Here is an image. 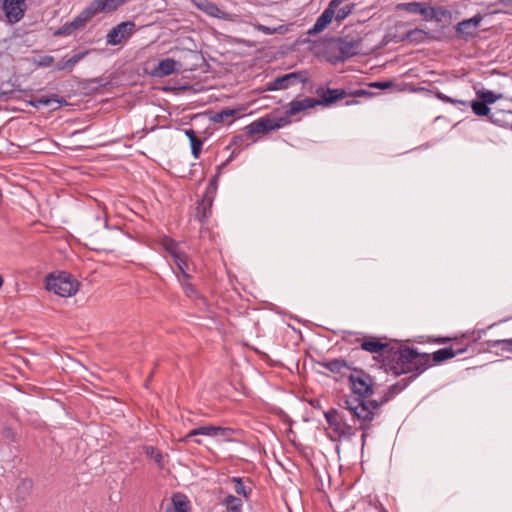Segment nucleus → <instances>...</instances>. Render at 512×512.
I'll return each mask as SVG.
<instances>
[{
    "label": "nucleus",
    "instance_id": "1",
    "mask_svg": "<svg viewBox=\"0 0 512 512\" xmlns=\"http://www.w3.org/2000/svg\"><path fill=\"white\" fill-rule=\"evenodd\" d=\"M382 366L394 376L412 373L410 376L416 379L431 367L430 354L395 343L388 351V360H382Z\"/></svg>",
    "mask_w": 512,
    "mask_h": 512
},
{
    "label": "nucleus",
    "instance_id": "2",
    "mask_svg": "<svg viewBox=\"0 0 512 512\" xmlns=\"http://www.w3.org/2000/svg\"><path fill=\"white\" fill-rule=\"evenodd\" d=\"M383 405L384 403H380V399H362L354 395H347L342 400L341 407L351 414L353 421L359 422V430H370L372 421L379 415V410Z\"/></svg>",
    "mask_w": 512,
    "mask_h": 512
},
{
    "label": "nucleus",
    "instance_id": "3",
    "mask_svg": "<svg viewBox=\"0 0 512 512\" xmlns=\"http://www.w3.org/2000/svg\"><path fill=\"white\" fill-rule=\"evenodd\" d=\"M331 50L335 51L330 58L332 63L344 62L353 56L362 54V38L358 34L337 37L332 40Z\"/></svg>",
    "mask_w": 512,
    "mask_h": 512
},
{
    "label": "nucleus",
    "instance_id": "4",
    "mask_svg": "<svg viewBox=\"0 0 512 512\" xmlns=\"http://www.w3.org/2000/svg\"><path fill=\"white\" fill-rule=\"evenodd\" d=\"M46 289L53 291L61 297H70L79 290V282L71 274L60 272L58 275L50 274L46 277Z\"/></svg>",
    "mask_w": 512,
    "mask_h": 512
},
{
    "label": "nucleus",
    "instance_id": "5",
    "mask_svg": "<svg viewBox=\"0 0 512 512\" xmlns=\"http://www.w3.org/2000/svg\"><path fill=\"white\" fill-rule=\"evenodd\" d=\"M324 417L329 428L332 430V433L329 434L331 440L350 439L356 434L357 429L349 425L345 417L337 409H330L324 412Z\"/></svg>",
    "mask_w": 512,
    "mask_h": 512
},
{
    "label": "nucleus",
    "instance_id": "6",
    "mask_svg": "<svg viewBox=\"0 0 512 512\" xmlns=\"http://www.w3.org/2000/svg\"><path fill=\"white\" fill-rule=\"evenodd\" d=\"M352 394L359 398H368L373 394V379L363 370H355V373L348 377Z\"/></svg>",
    "mask_w": 512,
    "mask_h": 512
},
{
    "label": "nucleus",
    "instance_id": "7",
    "mask_svg": "<svg viewBox=\"0 0 512 512\" xmlns=\"http://www.w3.org/2000/svg\"><path fill=\"white\" fill-rule=\"evenodd\" d=\"M289 123L286 117L273 118L269 115L253 121L245 127L246 136L254 134H266L272 130L279 129Z\"/></svg>",
    "mask_w": 512,
    "mask_h": 512
},
{
    "label": "nucleus",
    "instance_id": "8",
    "mask_svg": "<svg viewBox=\"0 0 512 512\" xmlns=\"http://www.w3.org/2000/svg\"><path fill=\"white\" fill-rule=\"evenodd\" d=\"M355 342L359 343L362 350L371 354H378L383 360H388V351L392 348L391 344L383 342L380 338L372 335L356 338Z\"/></svg>",
    "mask_w": 512,
    "mask_h": 512
},
{
    "label": "nucleus",
    "instance_id": "9",
    "mask_svg": "<svg viewBox=\"0 0 512 512\" xmlns=\"http://www.w3.org/2000/svg\"><path fill=\"white\" fill-rule=\"evenodd\" d=\"M306 81V71L291 72L275 78L272 82L268 83L267 89L269 91L284 90L299 82L305 83Z\"/></svg>",
    "mask_w": 512,
    "mask_h": 512
},
{
    "label": "nucleus",
    "instance_id": "10",
    "mask_svg": "<svg viewBox=\"0 0 512 512\" xmlns=\"http://www.w3.org/2000/svg\"><path fill=\"white\" fill-rule=\"evenodd\" d=\"M318 98H316L317 106L329 107L337 101L348 97V92L345 89L337 88H324L318 87L315 91Z\"/></svg>",
    "mask_w": 512,
    "mask_h": 512
},
{
    "label": "nucleus",
    "instance_id": "11",
    "mask_svg": "<svg viewBox=\"0 0 512 512\" xmlns=\"http://www.w3.org/2000/svg\"><path fill=\"white\" fill-rule=\"evenodd\" d=\"M135 23L133 21L121 22L113 27L106 36V41L110 45H119L128 39L134 32Z\"/></svg>",
    "mask_w": 512,
    "mask_h": 512
},
{
    "label": "nucleus",
    "instance_id": "12",
    "mask_svg": "<svg viewBox=\"0 0 512 512\" xmlns=\"http://www.w3.org/2000/svg\"><path fill=\"white\" fill-rule=\"evenodd\" d=\"M2 9L10 23H16L22 19L26 9L25 0H5Z\"/></svg>",
    "mask_w": 512,
    "mask_h": 512
},
{
    "label": "nucleus",
    "instance_id": "13",
    "mask_svg": "<svg viewBox=\"0 0 512 512\" xmlns=\"http://www.w3.org/2000/svg\"><path fill=\"white\" fill-rule=\"evenodd\" d=\"M30 104L35 108L41 106L52 107L53 110L60 108L62 105L67 104L64 98H59L56 94L50 96H34Z\"/></svg>",
    "mask_w": 512,
    "mask_h": 512
},
{
    "label": "nucleus",
    "instance_id": "14",
    "mask_svg": "<svg viewBox=\"0 0 512 512\" xmlns=\"http://www.w3.org/2000/svg\"><path fill=\"white\" fill-rule=\"evenodd\" d=\"M315 106H317L316 98L306 97L301 100H292L287 106L286 118Z\"/></svg>",
    "mask_w": 512,
    "mask_h": 512
},
{
    "label": "nucleus",
    "instance_id": "15",
    "mask_svg": "<svg viewBox=\"0 0 512 512\" xmlns=\"http://www.w3.org/2000/svg\"><path fill=\"white\" fill-rule=\"evenodd\" d=\"M466 351H467V347L454 348V346H450V347L442 348V349L435 351L434 353H432L430 355V359L432 358V360L435 363H442V362L449 360L457 355L463 354Z\"/></svg>",
    "mask_w": 512,
    "mask_h": 512
},
{
    "label": "nucleus",
    "instance_id": "16",
    "mask_svg": "<svg viewBox=\"0 0 512 512\" xmlns=\"http://www.w3.org/2000/svg\"><path fill=\"white\" fill-rule=\"evenodd\" d=\"M213 202V196L204 195L202 200L196 207L195 218L201 223L205 224L211 214V207Z\"/></svg>",
    "mask_w": 512,
    "mask_h": 512
},
{
    "label": "nucleus",
    "instance_id": "17",
    "mask_svg": "<svg viewBox=\"0 0 512 512\" xmlns=\"http://www.w3.org/2000/svg\"><path fill=\"white\" fill-rule=\"evenodd\" d=\"M176 65L180 66V63L172 58L163 59L158 63L157 67L154 68L152 75L156 77H165L171 75L172 73L178 71Z\"/></svg>",
    "mask_w": 512,
    "mask_h": 512
},
{
    "label": "nucleus",
    "instance_id": "18",
    "mask_svg": "<svg viewBox=\"0 0 512 512\" xmlns=\"http://www.w3.org/2000/svg\"><path fill=\"white\" fill-rule=\"evenodd\" d=\"M334 11L331 9H325L322 14L316 19L313 27L308 30L307 34L312 36L322 32L332 21Z\"/></svg>",
    "mask_w": 512,
    "mask_h": 512
},
{
    "label": "nucleus",
    "instance_id": "19",
    "mask_svg": "<svg viewBox=\"0 0 512 512\" xmlns=\"http://www.w3.org/2000/svg\"><path fill=\"white\" fill-rule=\"evenodd\" d=\"M96 12L94 11L91 3L83 9L79 15H77L71 22L70 26H74V28L81 29L86 26V24L96 16Z\"/></svg>",
    "mask_w": 512,
    "mask_h": 512
},
{
    "label": "nucleus",
    "instance_id": "20",
    "mask_svg": "<svg viewBox=\"0 0 512 512\" xmlns=\"http://www.w3.org/2000/svg\"><path fill=\"white\" fill-rule=\"evenodd\" d=\"M236 154H237V152L235 150H233L230 157L217 167V174L211 179V181L207 187L205 195L212 196L216 192L217 180H218L219 174L221 173L222 169H224L232 161V159L236 156Z\"/></svg>",
    "mask_w": 512,
    "mask_h": 512
},
{
    "label": "nucleus",
    "instance_id": "21",
    "mask_svg": "<svg viewBox=\"0 0 512 512\" xmlns=\"http://www.w3.org/2000/svg\"><path fill=\"white\" fill-rule=\"evenodd\" d=\"M242 109H231L225 108L215 113L211 118L216 123H231L235 115H237Z\"/></svg>",
    "mask_w": 512,
    "mask_h": 512
},
{
    "label": "nucleus",
    "instance_id": "22",
    "mask_svg": "<svg viewBox=\"0 0 512 512\" xmlns=\"http://www.w3.org/2000/svg\"><path fill=\"white\" fill-rule=\"evenodd\" d=\"M322 367L326 368L332 373H341L343 369H350V366L344 359H333L319 363Z\"/></svg>",
    "mask_w": 512,
    "mask_h": 512
},
{
    "label": "nucleus",
    "instance_id": "23",
    "mask_svg": "<svg viewBox=\"0 0 512 512\" xmlns=\"http://www.w3.org/2000/svg\"><path fill=\"white\" fill-rule=\"evenodd\" d=\"M210 436L213 437V425L208 426H200L193 430H191L188 434H186L184 437L179 439V442H188L191 438L195 436Z\"/></svg>",
    "mask_w": 512,
    "mask_h": 512
},
{
    "label": "nucleus",
    "instance_id": "24",
    "mask_svg": "<svg viewBox=\"0 0 512 512\" xmlns=\"http://www.w3.org/2000/svg\"><path fill=\"white\" fill-rule=\"evenodd\" d=\"M189 502L184 496L174 495L172 498V506L168 507L166 512H188Z\"/></svg>",
    "mask_w": 512,
    "mask_h": 512
},
{
    "label": "nucleus",
    "instance_id": "25",
    "mask_svg": "<svg viewBox=\"0 0 512 512\" xmlns=\"http://www.w3.org/2000/svg\"><path fill=\"white\" fill-rule=\"evenodd\" d=\"M455 29H456L457 36L461 37L463 39H466V40L475 35V32L472 30V26L470 25V23L467 19L459 22L456 25Z\"/></svg>",
    "mask_w": 512,
    "mask_h": 512
},
{
    "label": "nucleus",
    "instance_id": "26",
    "mask_svg": "<svg viewBox=\"0 0 512 512\" xmlns=\"http://www.w3.org/2000/svg\"><path fill=\"white\" fill-rule=\"evenodd\" d=\"M143 449L146 456L154 460V462L157 464L159 468L164 467L163 455L158 448L154 446H144Z\"/></svg>",
    "mask_w": 512,
    "mask_h": 512
},
{
    "label": "nucleus",
    "instance_id": "27",
    "mask_svg": "<svg viewBox=\"0 0 512 512\" xmlns=\"http://www.w3.org/2000/svg\"><path fill=\"white\" fill-rule=\"evenodd\" d=\"M177 268L181 272L184 281H188L191 276L187 273L188 270V262H187V256L184 253H181L180 255H174L173 258Z\"/></svg>",
    "mask_w": 512,
    "mask_h": 512
},
{
    "label": "nucleus",
    "instance_id": "28",
    "mask_svg": "<svg viewBox=\"0 0 512 512\" xmlns=\"http://www.w3.org/2000/svg\"><path fill=\"white\" fill-rule=\"evenodd\" d=\"M222 503L229 512H241L242 500L234 495L226 496Z\"/></svg>",
    "mask_w": 512,
    "mask_h": 512
},
{
    "label": "nucleus",
    "instance_id": "29",
    "mask_svg": "<svg viewBox=\"0 0 512 512\" xmlns=\"http://www.w3.org/2000/svg\"><path fill=\"white\" fill-rule=\"evenodd\" d=\"M427 33L422 29H412L408 31L405 36L402 38V41L409 40L410 42L422 43L424 42Z\"/></svg>",
    "mask_w": 512,
    "mask_h": 512
},
{
    "label": "nucleus",
    "instance_id": "30",
    "mask_svg": "<svg viewBox=\"0 0 512 512\" xmlns=\"http://www.w3.org/2000/svg\"><path fill=\"white\" fill-rule=\"evenodd\" d=\"M231 481L234 483V490L237 494L242 495L246 499H248L252 493V489L250 487H246L244 485L243 479L240 477H232Z\"/></svg>",
    "mask_w": 512,
    "mask_h": 512
},
{
    "label": "nucleus",
    "instance_id": "31",
    "mask_svg": "<svg viewBox=\"0 0 512 512\" xmlns=\"http://www.w3.org/2000/svg\"><path fill=\"white\" fill-rule=\"evenodd\" d=\"M478 99H481L487 105L495 103L498 99L502 98V94H496L490 90H478L476 92Z\"/></svg>",
    "mask_w": 512,
    "mask_h": 512
},
{
    "label": "nucleus",
    "instance_id": "32",
    "mask_svg": "<svg viewBox=\"0 0 512 512\" xmlns=\"http://www.w3.org/2000/svg\"><path fill=\"white\" fill-rule=\"evenodd\" d=\"M471 108L474 114L480 117L488 116L490 113L488 105L478 98L471 102Z\"/></svg>",
    "mask_w": 512,
    "mask_h": 512
},
{
    "label": "nucleus",
    "instance_id": "33",
    "mask_svg": "<svg viewBox=\"0 0 512 512\" xmlns=\"http://www.w3.org/2000/svg\"><path fill=\"white\" fill-rule=\"evenodd\" d=\"M485 343L489 348L501 347L502 351L512 352V339L487 340Z\"/></svg>",
    "mask_w": 512,
    "mask_h": 512
},
{
    "label": "nucleus",
    "instance_id": "34",
    "mask_svg": "<svg viewBox=\"0 0 512 512\" xmlns=\"http://www.w3.org/2000/svg\"><path fill=\"white\" fill-rule=\"evenodd\" d=\"M162 246L172 258H174V255H180L182 253L178 250V243L172 238L165 237L162 240Z\"/></svg>",
    "mask_w": 512,
    "mask_h": 512
},
{
    "label": "nucleus",
    "instance_id": "35",
    "mask_svg": "<svg viewBox=\"0 0 512 512\" xmlns=\"http://www.w3.org/2000/svg\"><path fill=\"white\" fill-rule=\"evenodd\" d=\"M415 380V376H409L407 378H403L401 380H399L398 382H396L395 384L391 385L390 387H388L394 394L395 396L400 393L401 391H403L406 387H408L410 385V383H412L413 381Z\"/></svg>",
    "mask_w": 512,
    "mask_h": 512
},
{
    "label": "nucleus",
    "instance_id": "36",
    "mask_svg": "<svg viewBox=\"0 0 512 512\" xmlns=\"http://www.w3.org/2000/svg\"><path fill=\"white\" fill-rule=\"evenodd\" d=\"M422 3L420 2H409L398 4L397 9L404 10L408 13L419 14L423 13Z\"/></svg>",
    "mask_w": 512,
    "mask_h": 512
},
{
    "label": "nucleus",
    "instance_id": "37",
    "mask_svg": "<svg viewBox=\"0 0 512 512\" xmlns=\"http://www.w3.org/2000/svg\"><path fill=\"white\" fill-rule=\"evenodd\" d=\"M190 145L192 155L195 159H198L202 151L203 141L199 137H196L190 141Z\"/></svg>",
    "mask_w": 512,
    "mask_h": 512
},
{
    "label": "nucleus",
    "instance_id": "38",
    "mask_svg": "<svg viewBox=\"0 0 512 512\" xmlns=\"http://www.w3.org/2000/svg\"><path fill=\"white\" fill-rule=\"evenodd\" d=\"M352 12V6L346 5L339 8L336 12L335 19L337 22H341L346 19Z\"/></svg>",
    "mask_w": 512,
    "mask_h": 512
},
{
    "label": "nucleus",
    "instance_id": "39",
    "mask_svg": "<svg viewBox=\"0 0 512 512\" xmlns=\"http://www.w3.org/2000/svg\"><path fill=\"white\" fill-rule=\"evenodd\" d=\"M202 11L213 17H218L220 13L219 7L211 1H208V3H206Z\"/></svg>",
    "mask_w": 512,
    "mask_h": 512
},
{
    "label": "nucleus",
    "instance_id": "40",
    "mask_svg": "<svg viewBox=\"0 0 512 512\" xmlns=\"http://www.w3.org/2000/svg\"><path fill=\"white\" fill-rule=\"evenodd\" d=\"M423 13H419L420 15L424 16L425 19H436L440 21V18L437 15V10L433 7H425L422 5Z\"/></svg>",
    "mask_w": 512,
    "mask_h": 512
},
{
    "label": "nucleus",
    "instance_id": "41",
    "mask_svg": "<svg viewBox=\"0 0 512 512\" xmlns=\"http://www.w3.org/2000/svg\"><path fill=\"white\" fill-rule=\"evenodd\" d=\"M233 433V429L228 427L213 426V437L224 436L227 437Z\"/></svg>",
    "mask_w": 512,
    "mask_h": 512
},
{
    "label": "nucleus",
    "instance_id": "42",
    "mask_svg": "<svg viewBox=\"0 0 512 512\" xmlns=\"http://www.w3.org/2000/svg\"><path fill=\"white\" fill-rule=\"evenodd\" d=\"M112 78L111 77H96L89 80V83L91 84H98L100 87H106L111 84Z\"/></svg>",
    "mask_w": 512,
    "mask_h": 512
},
{
    "label": "nucleus",
    "instance_id": "43",
    "mask_svg": "<svg viewBox=\"0 0 512 512\" xmlns=\"http://www.w3.org/2000/svg\"><path fill=\"white\" fill-rule=\"evenodd\" d=\"M76 30L77 29L74 28V26H70V22H69V23H66L65 25H63L62 27H60L56 31L55 35H70Z\"/></svg>",
    "mask_w": 512,
    "mask_h": 512
},
{
    "label": "nucleus",
    "instance_id": "44",
    "mask_svg": "<svg viewBox=\"0 0 512 512\" xmlns=\"http://www.w3.org/2000/svg\"><path fill=\"white\" fill-rule=\"evenodd\" d=\"M435 95H436V97H437L439 100H441V101H443V102H445V103H452V104L460 103V104H465V102H464V101H461V100H454V99H452L451 97L446 96V95H444L443 93H441V92H439V91H438V92H436V94H435Z\"/></svg>",
    "mask_w": 512,
    "mask_h": 512
},
{
    "label": "nucleus",
    "instance_id": "45",
    "mask_svg": "<svg viewBox=\"0 0 512 512\" xmlns=\"http://www.w3.org/2000/svg\"><path fill=\"white\" fill-rule=\"evenodd\" d=\"M482 19H483V17L480 14H476L472 18L467 19L469 21L470 25L472 26V30L475 33H476V30H477L478 26L480 25Z\"/></svg>",
    "mask_w": 512,
    "mask_h": 512
},
{
    "label": "nucleus",
    "instance_id": "46",
    "mask_svg": "<svg viewBox=\"0 0 512 512\" xmlns=\"http://www.w3.org/2000/svg\"><path fill=\"white\" fill-rule=\"evenodd\" d=\"M371 87L373 88H378V89H387V88H390L392 86V82L390 81H378V82H373L370 84Z\"/></svg>",
    "mask_w": 512,
    "mask_h": 512
},
{
    "label": "nucleus",
    "instance_id": "47",
    "mask_svg": "<svg viewBox=\"0 0 512 512\" xmlns=\"http://www.w3.org/2000/svg\"><path fill=\"white\" fill-rule=\"evenodd\" d=\"M395 397V394L388 388L384 394L382 395V397L380 398V403H388L391 399H393Z\"/></svg>",
    "mask_w": 512,
    "mask_h": 512
},
{
    "label": "nucleus",
    "instance_id": "48",
    "mask_svg": "<svg viewBox=\"0 0 512 512\" xmlns=\"http://www.w3.org/2000/svg\"><path fill=\"white\" fill-rule=\"evenodd\" d=\"M371 93L364 89H358L353 92H349L348 96L350 97H364V96H370Z\"/></svg>",
    "mask_w": 512,
    "mask_h": 512
},
{
    "label": "nucleus",
    "instance_id": "49",
    "mask_svg": "<svg viewBox=\"0 0 512 512\" xmlns=\"http://www.w3.org/2000/svg\"><path fill=\"white\" fill-rule=\"evenodd\" d=\"M184 291L188 296H192L197 293L195 287L191 283H188L187 281L184 282Z\"/></svg>",
    "mask_w": 512,
    "mask_h": 512
},
{
    "label": "nucleus",
    "instance_id": "50",
    "mask_svg": "<svg viewBox=\"0 0 512 512\" xmlns=\"http://www.w3.org/2000/svg\"><path fill=\"white\" fill-rule=\"evenodd\" d=\"M54 62V58L52 56L46 55L41 58L40 65L43 67H48Z\"/></svg>",
    "mask_w": 512,
    "mask_h": 512
},
{
    "label": "nucleus",
    "instance_id": "51",
    "mask_svg": "<svg viewBox=\"0 0 512 512\" xmlns=\"http://www.w3.org/2000/svg\"><path fill=\"white\" fill-rule=\"evenodd\" d=\"M3 436L6 439H9L11 441H15L16 434L14 433V431L11 428H5L3 430Z\"/></svg>",
    "mask_w": 512,
    "mask_h": 512
},
{
    "label": "nucleus",
    "instance_id": "52",
    "mask_svg": "<svg viewBox=\"0 0 512 512\" xmlns=\"http://www.w3.org/2000/svg\"><path fill=\"white\" fill-rule=\"evenodd\" d=\"M90 53V50H85L79 53H76L72 56V58L76 61V63H79L81 60H83L88 54Z\"/></svg>",
    "mask_w": 512,
    "mask_h": 512
},
{
    "label": "nucleus",
    "instance_id": "53",
    "mask_svg": "<svg viewBox=\"0 0 512 512\" xmlns=\"http://www.w3.org/2000/svg\"><path fill=\"white\" fill-rule=\"evenodd\" d=\"M244 141V135H236L232 138L231 144L227 146V149L230 148L231 145H238Z\"/></svg>",
    "mask_w": 512,
    "mask_h": 512
},
{
    "label": "nucleus",
    "instance_id": "54",
    "mask_svg": "<svg viewBox=\"0 0 512 512\" xmlns=\"http://www.w3.org/2000/svg\"><path fill=\"white\" fill-rule=\"evenodd\" d=\"M66 63V70L72 71L75 65L77 64L76 61L70 57L69 59L65 60Z\"/></svg>",
    "mask_w": 512,
    "mask_h": 512
},
{
    "label": "nucleus",
    "instance_id": "55",
    "mask_svg": "<svg viewBox=\"0 0 512 512\" xmlns=\"http://www.w3.org/2000/svg\"><path fill=\"white\" fill-rule=\"evenodd\" d=\"M66 63V70L72 71L75 65L77 64L76 61L70 57L69 59L65 60Z\"/></svg>",
    "mask_w": 512,
    "mask_h": 512
},
{
    "label": "nucleus",
    "instance_id": "56",
    "mask_svg": "<svg viewBox=\"0 0 512 512\" xmlns=\"http://www.w3.org/2000/svg\"><path fill=\"white\" fill-rule=\"evenodd\" d=\"M485 330H480V331H477V332H472L471 333V336H469L468 338L471 339L473 342H476L478 341L480 338H481V335L482 333L484 332Z\"/></svg>",
    "mask_w": 512,
    "mask_h": 512
},
{
    "label": "nucleus",
    "instance_id": "57",
    "mask_svg": "<svg viewBox=\"0 0 512 512\" xmlns=\"http://www.w3.org/2000/svg\"><path fill=\"white\" fill-rule=\"evenodd\" d=\"M343 2V0H332L326 9H331L335 12L336 8Z\"/></svg>",
    "mask_w": 512,
    "mask_h": 512
},
{
    "label": "nucleus",
    "instance_id": "58",
    "mask_svg": "<svg viewBox=\"0 0 512 512\" xmlns=\"http://www.w3.org/2000/svg\"><path fill=\"white\" fill-rule=\"evenodd\" d=\"M200 10H203L209 0H191Z\"/></svg>",
    "mask_w": 512,
    "mask_h": 512
},
{
    "label": "nucleus",
    "instance_id": "59",
    "mask_svg": "<svg viewBox=\"0 0 512 512\" xmlns=\"http://www.w3.org/2000/svg\"><path fill=\"white\" fill-rule=\"evenodd\" d=\"M184 133L185 135L189 138V140L191 141L193 138H196L198 137L196 135V132L193 130V129H186L184 130Z\"/></svg>",
    "mask_w": 512,
    "mask_h": 512
},
{
    "label": "nucleus",
    "instance_id": "60",
    "mask_svg": "<svg viewBox=\"0 0 512 512\" xmlns=\"http://www.w3.org/2000/svg\"><path fill=\"white\" fill-rule=\"evenodd\" d=\"M22 488L29 491L32 488V481L28 479H24L21 483Z\"/></svg>",
    "mask_w": 512,
    "mask_h": 512
},
{
    "label": "nucleus",
    "instance_id": "61",
    "mask_svg": "<svg viewBox=\"0 0 512 512\" xmlns=\"http://www.w3.org/2000/svg\"><path fill=\"white\" fill-rule=\"evenodd\" d=\"M450 341H452V338H450V337H439V338H437L435 340V342L438 343V344H445V343H448Z\"/></svg>",
    "mask_w": 512,
    "mask_h": 512
},
{
    "label": "nucleus",
    "instance_id": "62",
    "mask_svg": "<svg viewBox=\"0 0 512 512\" xmlns=\"http://www.w3.org/2000/svg\"><path fill=\"white\" fill-rule=\"evenodd\" d=\"M58 71H61V70H66V63H65V60H61V61H58L56 63V67H55Z\"/></svg>",
    "mask_w": 512,
    "mask_h": 512
},
{
    "label": "nucleus",
    "instance_id": "63",
    "mask_svg": "<svg viewBox=\"0 0 512 512\" xmlns=\"http://www.w3.org/2000/svg\"><path fill=\"white\" fill-rule=\"evenodd\" d=\"M437 10V15L438 17L440 18V20L442 19V17L446 16V14L448 13L445 9L443 8H435Z\"/></svg>",
    "mask_w": 512,
    "mask_h": 512
},
{
    "label": "nucleus",
    "instance_id": "64",
    "mask_svg": "<svg viewBox=\"0 0 512 512\" xmlns=\"http://www.w3.org/2000/svg\"><path fill=\"white\" fill-rule=\"evenodd\" d=\"M363 433H362V436H361V441H362V446L365 445L366 443V438L368 437V431L369 430H362Z\"/></svg>",
    "mask_w": 512,
    "mask_h": 512
}]
</instances>
